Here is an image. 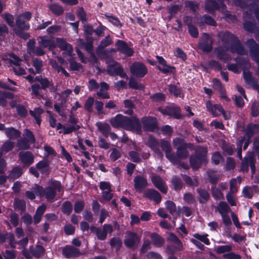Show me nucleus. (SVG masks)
Returning a JSON list of instances; mask_svg holds the SVG:
<instances>
[{"label": "nucleus", "mask_w": 259, "mask_h": 259, "mask_svg": "<svg viewBox=\"0 0 259 259\" xmlns=\"http://www.w3.org/2000/svg\"><path fill=\"white\" fill-rule=\"evenodd\" d=\"M244 29L255 33L259 41V5L254 4L249 8V11L243 14Z\"/></svg>", "instance_id": "obj_1"}, {"label": "nucleus", "mask_w": 259, "mask_h": 259, "mask_svg": "<svg viewBox=\"0 0 259 259\" xmlns=\"http://www.w3.org/2000/svg\"><path fill=\"white\" fill-rule=\"evenodd\" d=\"M110 123L115 128L122 127L138 134L141 132L140 121L137 117L134 116L127 117L122 114H117L110 119Z\"/></svg>", "instance_id": "obj_2"}, {"label": "nucleus", "mask_w": 259, "mask_h": 259, "mask_svg": "<svg viewBox=\"0 0 259 259\" xmlns=\"http://www.w3.org/2000/svg\"><path fill=\"white\" fill-rule=\"evenodd\" d=\"M62 189L61 184L57 181H52L49 186L44 189L42 187L35 185L33 190L36 195L41 197H45L50 202H53L55 199L57 192H60Z\"/></svg>", "instance_id": "obj_3"}, {"label": "nucleus", "mask_w": 259, "mask_h": 259, "mask_svg": "<svg viewBox=\"0 0 259 259\" xmlns=\"http://www.w3.org/2000/svg\"><path fill=\"white\" fill-rule=\"evenodd\" d=\"M218 36L224 44L225 49L222 47H219L215 49V52L217 54V56L220 60L226 62L231 59V57L227 53L229 46L233 44L236 37L228 31L220 32Z\"/></svg>", "instance_id": "obj_4"}, {"label": "nucleus", "mask_w": 259, "mask_h": 259, "mask_svg": "<svg viewBox=\"0 0 259 259\" xmlns=\"http://www.w3.org/2000/svg\"><path fill=\"white\" fill-rule=\"evenodd\" d=\"M207 152L206 148L200 146L197 147L196 155H192L190 158V162L191 166L194 169H197L201 164L206 161V155Z\"/></svg>", "instance_id": "obj_5"}, {"label": "nucleus", "mask_w": 259, "mask_h": 259, "mask_svg": "<svg viewBox=\"0 0 259 259\" xmlns=\"http://www.w3.org/2000/svg\"><path fill=\"white\" fill-rule=\"evenodd\" d=\"M205 9L210 13L215 10H218L224 14L226 18L231 19L232 17L235 18L234 16L231 15L229 12L227 11L226 6L223 2L218 4L214 0H207L205 2Z\"/></svg>", "instance_id": "obj_6"}, {"label": "nucleus", "mask_w": 259, "mask_h": 259, "mask_svg": "<svg viewBox=\"0 0 259 259\" xmlns=\"http://www.w3.org/2000/svg\"><path fill=\"white\" fill-rule=\"evenodd\" d=\"M107 72L111 76L119 75L122 78L128 79L126 73L119 63L114 60H110L107 62Z\"/></svg>", "instance_id": "obj_7"}, {"label": "nucleus", "mask_w": 259, "mask_h": 259, "mask_svg": "<svg viewBox=\"0 0 259 259\" xmlns=\"http://www.w3.org/2000/svg\"><path fill=\"white\" fill-rule=\"evenodd\" d=\"M9 63L16 75H20L25 74V68L22 66L23 61L13 54L10 55Z\"/></svg>", "instance_id": "obj_8"}, {"label": "nucleus", "mask_w": 259, "mask_h": 259, "mask_svg": "<svg viewBox=\"0 0 259 259\" xmlns=\"http://www.w3.org/2000/svg\"><path fill=\"white\" fill-rule=\"evenodd\" d=\"M90 229L91 232L96 234L97 238L100 240H105L107 234H110L113 231V227L109 224H104L103 229L93 226Z\"/></svg>", "instance_id": "obj_9"}, {"label": "nucleus", "mask_w": 259, "mask_h": 259, "mask_svg": "<svg viewBox=\"0 0 259 259\" xmlns=\"http://www.w3.org/2000/svg\"><path fill=\"white\" fill-rule=\"evenodd\" d=\"M31 18V14L29 12L19 15L16 19L17 26L21 29L28 30L30 25L27 22Z\"/></svg>", "instance_id": "obj_10"}, {"label": "nucleus", "mask_w": 259, "mask_h": 259, "mask_svg": "<svg viewBox=\"0 0 259 259\" xmlns=\"http://www.w3.org/2000/svg\"><path fill=\"white\" fill-rule=\"evenodd\" d=\"M212 39L208 34L203 33L199 43V48L204 52H210L212 49Z\"/></svg>", "instance_id": "obj_11"}, {"label": "nucleus", "mask_w": 259, "mask_h": 259, "mask_svg": "<svg viewBox=\"0 0 259 259\" xmlns=\"http://www.w3.org/2000/svg\"><path fill=\"white\" fill-rule=\"evenodd\" d=\"M38 44L44 48H48L54 54V50L56 48V44L53 39L49 38L47 36H39L38 38Z\"/></svg>", "instance_id": "obj_12"}, {"label": "nucleus", "mask_w": 259, "mask_h": 259, "mask_svg": "<svg viewBox=\"0 0 259 259\" xmlns=\"http://www.w3.org/2000/svg\"><path fill=\"white\" fill-rule=\"evenodd\" d=\"M115 46L117 48V50L126 57H131L134 54L133 49L131 48L127 43L123 40H117L115 43Z\"/></svg>", "instance_id": "obj_13"}, {"label": "nucleus", "mask_w": 259, "mask_h": 259, "mask_svg": "<svg viewBox=\"0 0 259 259\" xmlns=\"http://www.w3.org/2000/svg\"><path fill=\"white\" fill-rule=\"evenodd\" d=\"M131 72L137 77H143L147 73L146 67L142 63L136 62L134 63L130 68Z\"/></svg>", "instance_id": "obj_14"}, {"label": "nucleus", "mask_w": 259, "mask_h": 259, "mask_svg": "<svg viewBox=\"0 0 259 259\" xmlns=\"http://www.w3.org/2000/svg\"><path fill=\"white\" fill-rule=\"evenodd\" d=\"M161 147L165 152L166 157L170 162H176L177 161V157H176V154L171 151V147L169 142L162 140L161 142Z\"/></svg>", "instance_id": "obj_15"}, {"label": "nucleus", "mask_w": 259, "mask_h": 259, "mask_svg": "<svg viewBox=\"0 0 259 259\" xmlns=\"http://www.w3.org/2000/svg\"><path fill=\"white\" fill-rule=\"evenodd\" d=\"M145 130L152 132L156 128V119L153 117H144L142 119Z\"/></svg>", "instance_id": "obj_16"}, {"label": "nucleus", "mask_w": 259, "mask_h": 259, "mask_svg": "<svg viewBox=\"0 0 259 259\" xmlns=\"http://www.w3.org/2000/svg\"><path fill=\"white\" fill-rule=\"evenodd\" d=\"M62 253L66 258L77 257L81 254L78 249L69 245H66L63 248Z\"/></svg>", "instance_id": "obj_17"}, {"label": "nucleus", "mask_w": 259, "mask_h": 259, "mask_svg": "<svg viewBox=\"0 0 259 259\" xmlns=\"http://www.w3.org/2000/svg\"><path fill=\"white\" fill-rule=\"evenodd\" d=\"M140 238L137 234L133 232H128L125 238L124 244L128 247H133L137 242H139Z\"/></svg>", "instance_id": "obj_18"}, {"label": "nucleus", "mask_w": 259, "mask_h": 259, "mask_svg": "<svg viewBox=\"0 0 259 259\" xmlns=\"http://www.w3.org/2000/svg\"><path fill=\"white\" fill-rule=\"evenodd\" d=\"M147 145L154 152L155 154L159 158L162 157V153L158 148V143L153 137L149 136L147 142Z\"/></svg>", "instance_id": "obj_19"}, {"label": "nucleus", "mask_w": 259, "mask_h": 259, "mask_svg": "<svg viewBox=\"0 0 259 259\" xmlns=\"http://www.w3.org/2000/svg\"><path fill=\"white\" fill-rule=\"evenodd\" d=\"M206 107L207 110L214 116L220 115V112L223 111V107L221 105H213L210 101L206 102Z\"/></svg>", "instance_id": "obj_20"}, {"label": "nucleus", "mask_w": 259, "mask_h": 259, "mask_svg": "<svg viewBox=\"0 0 259 259\" xmlns=\"http://www.w3.org/2000/svg\"><path fill=\"white\" fill-rule=\"evenodd\" d=\"M134 182L135 189L137 191L140 192L145 188L148 185L147 180L143 177L140 176L136 177L134 180Z\"/></svg>", "instance_id": "obj_21"}, {"label": "nucleus", "mask_w": 259, "mask_h": 259, "mask_svg": "<svg viewBox=\"0 0 259 259\" xmlns=\"http://www.w3.org/2000/svg\"><path fill=\"white\" fill-rule=\"evenodd\" d=\"M152 182L154 185L162 193H166L167 188L162 179L158 176H154L152 178Z\"/></svg>", "instance_id": "obj_22"}, {"label": "nucleus", "mask_w": 259, "mask_h": 259, "mask_svg": "<svg viewBox=\"0 0 259 259\" xmlns=\"http://www.w3.org/2000/svg\"><path fill=\"white\" fill-rule=\"evenodd\" d=\"M56 43L61 50L66 51L68 55L70 56L71 55L73 51L72 47L71 45L66 42L64 39L57 38L56 44Z\"/></svg>", "instance_id": "obj_23"}, {"label": "nucleus", "mask_w": 259, "mask_h": 259, "mask_svg": "<svg viewBox=\"0 0 259 259\" xmlns=\"http://www.w3.org/2000/svg\"><path fill=\"white\" fill-rule=\"evenodd\" d=\"M145 197L154 201L156 203L161 201V197L158 192L154 189H148L144 194Z\"/></svg>", "instance_id": "obj_24"}, {"label": "nucleus", "mask_w": 259, "mask_h": 259, "mask_svg": "<svg viewBox=\"0 0 259 259\" xmlns=\"http://www.w3.org/2000/svg\"><path fill=\"white\" fill-rule=\"evenodd\" d=\"M21 162L26 165H30L33 162L34 157L33 154L29 151H21L19 154Z\"/></svg>", "instance_id": "obj_25"}, {"label": "nucleus", "mask_w": 259, "mask_h": 259, "mask_svg": "<svg viewBox=\"0 0 259 259\" xmlns=\"http://www.w3.org/2000/svg\"><path fill=\"white\" fill-rule=\"evenodd\" d=\"M231 46L232 52H236L240 55H245L247 53L237 38H236L235 40L233 41Z\"/></svg>", "instance_id": "obj_26"}, {"label": "nucleus", "mask_w": 259, "mask_h": 259, "mask_svg": "<svg viewBox=\"0 0 259 259\" xmlns=\"http://www.w3.org/2000/svg\"><path fill=\"white\" fill-rule=\"evenodd\" d=\"M109 89L108 84L105 82H102L100 83V89L97 93L99 97L102 99H109L110 96L107 92Z\"/></svg>", "instance_id": "obj_27"}, {"label": "nucleus", "mask_w": 259, "mask_h": 259, "mask_svg": "<svg viewBox=\"0 0 259 259\" xmlns=\"http://www.w3.org/2000/svg\"><path fill=\"white\" fill-rule=\"evenodd\" d=\"M188 155L189 153L186 146L182 148H177V154H176V156L177 157V161L171 162L174 164H178L180 162L181 159L187 158Z\"/></svg>", "instance_id": "obj_28"}, {"label": "nucleus", "mask_w": 259, "mask_h": 259, "mask_svg": "<svg viewBox=\"0 0 259 259\" xmlns=\"http://www.w3.org/2000/svg\"><path fill=\"white\" fill-rule=\"evenodd\" d=\"M197 192L198 194V200L201 203H206L209 198L208 192L201 188H198Z\"/></svg>", "instance_id": "obj_29"}, {"label": "nucleus", "mask_w": 259, "mask_h": 259, "mask_svg": "<svg viewBox=\"0 0 259 259\" xmlns=\"http://www.w3.org/2000/svg\"><path fill=\"white\" fill-rule=\"evenodd\" d=\"M5 134L8 138L11 139H16L21 136L20 132L13 127L6 128Z\"/></svg>", "instance_id": "obj_30"}, {"label": "nucleus", "mask_w": 259, "mask_h": 259, "mask_svg": "<svg viewBox=\"0 0 259 259\" xmlns=\"http://www.w3.org/2000/svg\"><path fill=\"white\" fill-rule=\"evenodd\" d=\"M242 180L241 177H237L236 178H233L230 181V191L231 193H235L238 191L237 183L240 184Z\"/></svg>", "instance_id": "obj_31"}, {"label": "nucleus", "mask_w": 259, "mask_h": 259, "mask_svg": "<svg viewBox=\"0 0 259 259\" xmlns=\"http://www.w3.org/2000/svg\"><path fill=\"white\" fill-rule=\"evenodd\" d=\"M217 210L221 215H223L228 213L230 211L231 209L226 202L221 201L218 204Z\"/></svg>", "instance_id": "obj_32"}, {"label": "nucleus", "mask_w": 259, "mask_h": 259, "mask_svg": "<svg viewBox=\"0 0 259 259\" xmlns=\"http://www.w3.org/2000/svg\"><path fill=\"white\" fill-rule=\"evenodd\" d=\"M44 111L41 108H34L33 110H30L29 113L35 119L36 122L40 125L41 120L40 115L43 113Z\"/></svg>", "instance_id": "obj_33"}, {"label": "nucleus", "mask_w": 259, "mask_h": 259, "mask_svg": "<svg viewBox=\"0 0 259 259\" xmlns=\"http://www.w3.org/2000/svg\"><path fill=\"white\" fill-rule=\"evenodd\" d=\"M54 108L59 115L63 116L66 108V101L65 100H61L60 102L56 103L54 105Z\"/></svg>", "instance_id": "obj_34"}, {"label": "nucleus", "mask_w": 259, "mask_h": 259, "mask_svg": "<svg viewBox=\"0 0 259 259\" xmlns=\"http://www.w3.org/2000/svg\"><path fill=\"white\" fill-rule=\"evenodd\" d=\"M259 131V125L257 124H249L246 131V136L250 138L254 134Z\"/></svg>", "instance_id": "obj_35"}, {"label": "nucleus", "mask_w": 259, "mask_h": 259, "mask_svg": "<svg viewBox=\"0 0 259 259\" xmlns=\"http://www.w3.org/2000/svg\"><path fill=\"white\" fill-rule=\"evenodd\" d=\"M29 251L31 254L35 257H39L44 252V248L40 245H37L35 247L30 246Z\"/></svg>", "instance_id": "obj_36"}, {"label": "nucleus", "mask_w": 259, "mask_h": 259, "mask_svg": "<svg viewBox=\"0 0 259 259\" xmlns=\"http://www.w3.org/2000/svg\"><path fill=\"white\" fill-rule=\"evenodd\" d=\"M151 238L153 242V244L157 247L161 246L164 243V239L157 234H151Z\"/></svg>", "instance_id": "obj_37"}, {"label": "nucleus", "mask_w": 259, "mask_h": 259, "mask_svg": "<svg viewBox=\"0 0 259 259\" xmlns=\"http://www.w3.org/2000/svg\"><path fill=\"white\" fill-rule=\"evenodd\" d=\"M232 247L231 245H220L215 247V251L218 254L228 252L232 250Z\"/></svg>", "instance_id": "obj_38"}, {"label": "nucleus", "mask_w": 259, "mask_h": 259, "mask_svg": "<svg viewBox=\"0 0 259 259\" xmlns=\"http://www.w3.org/2000/svg\"><path fill=\"white\" fill-rule=\"evenodd\" d=\"M96 126L104 135L107 134L110 130V126L107 123L98 122L96 123Z\"/></svg>", "instance_id": "obj_39"}, {"label": "nucleus", "mask_w": 259, "mask_h": 259, "mask_svg": "<svg viewBox=\"0 0 259 259\" xmlns=\"http://www.w3.org/2000/svg\"><path fill=\"white\" fill-rule=\"evenodd\" d=\"M183 179L185 183L190 186H197L198 185V180L195 177L191 178L185 175L183 176Z\"/></svg>", "instance_id": "obj_40"}, {"label": "nucleus", "mask_w": 259, "mask_h": 259, "mask_svg": "<svg viewBox=\"0 0 259 259\" xmlns=\"http://www.w3.org/2000/svg\"><path fill=\"white\" fill-rule=\"evenodd\" d=\"M169 115L172 116L175 118L180 119L182 117L180 112V108L178 107H170Z\"/></svg>", "instance_id": "obj_41"}, {"label": "nucleus", "mask_w": 259, "mask_h": 259, "mask_svg": "<svg viewBox=\"0 0 259 259\" xmlns=\"http://www.w3.org/2000/svg\"><path fill=\"white\" fill-rule=\"evenodd\" d=\"M49 8L53 13L56 15H60L63 13V9L62 7L58 4H51L50 5Z\"/></svg>", "instance_id": "obj_42"}, {"label": "nucleus", "mask_w": 259, "mask_h": 259, "mask_svg": "<svg viewBox=\"0 0 259 259\" xmlns=\"http://www.w3.org/2000/svg\"><path fill=\"white\" fill-rule=\"evenodd\" d=\"M172 185L176 190H179L183 187V183L181 179L176 176L173 177L171 180Z\"/></svg>", "instance_id": "obj_43"}, {"label": "nucleus", "mask_w": 259, "mask_h": 259, "mask_svg": "<svg viewBox=\"0 0 259 259\" xmlns=\"http://www.w3.org/2000/svg\"><path fill=\"white\" fill-rule=\"evenodd\" d=\"M30 143L25 138L19 139L17 142V146L20 149H28L29 148Z\"/></svg>", "instance_id": "obj_44"}, {"label": "nucleus", "mask_w": 259, "mask_h": 259, "mask_svg": "<svg viewBox=\"0 0 259 259\" xmlns=\"http://www.w3.org/2000/svg\"><path fill=\"white\" fill-rule=\"evenodd\" d=\"M95 103L94 98L93 97H89L87 101L84 105V109L87 110L89 112H92L93 111V105Z\"/></svg>", "instance_id": "obj_45"}, {"label": "nucleus", "mask_w": 259, "mask_h": 259, "mask_svg": "<svg viewBox=\"0 0 259 259\" xmlns=\"http://www.w3.org/2000/svg\"><path fill=\"white\" fill-rule=\"evenodd\" d=\"M165 206L171 214L174 215L176 214V206L174 202L171 201H167L165 202Z\"/></svg>", "instance_id": "obj_46"}, {"label": "nucleus", "mask_w": 259, "mask_h": 259, "mask_svg": "<svg viewBox=\"0 0 259 259\" xmlns=\"http://www.w3.org/2000/svg\"><path fill=\"white\" fill-rule=\"evenodd\" d=\"M168 90L171 94L174 95L175 97H181V91L176 85H169Z\"/></svg>", "instance_id": "obj_47"}, {"label": "nucleus", "mask_w": 259, "mask_h": 259, "mask_svg": "<svg viewBox=\"0 0 259 259\" xmlns=\"http://www.w3.org/2000/svg\"><path fill=\"white\" fill-rule=\"evenodd\" d=\"M62 210L64 213L69 215L72 210L71 203L69 201L65 202L62 205Z\"/></svg>", "instance_id": "obj_48"}, {"label": "nucleus", "mask_w": 259, "mask_h": 259, "mask_svg": "<svg viewBox=\"0 0 259 259\" xmlns=\"http://www.w3.org/2000/svg\"><path fill=\"white\" fill-rule=\"evenodd\" d=\"M24 136L25 138L28 140L30 143L34 144L35 142L34 136L32 133L28 129H25L24 131Z\"/></svg>", "instance_id": "obj_49"}, {"label": "nucleus", "mask_w": 259, "mask_h": 259, "mask_svg": "<svg viewBox=\"0 0 259 259\" xmlns=\"http://www.w3.org/2000/svg\"><path fill=\"white\" fill-rule=\"evenodd\" d=\"M33 65L35 69L36 73H39L42 69V61L39 59H34L33 60Z\"/></svg>", "instance_id": "obj_50"}, {"label": "nucleus", "mask_w": 259, "mask_h": 259, "mask_svg": "<svg viewBox=\"0 0 259 259\" xmlns=\"http://www.w3.org/2000/svg\"><path fill=\"white\" fill-rule=\"evenodd\" d=\"M194 237L198 240L202 241L206 245H209L210 242L209 239L207 238L208 235L206 234H199L198 233H195L193 234Z\"/></svg>", "instance_id": "obj_51"}, {"label": "nucleus", "mask_w": 259, "mask_h": 259, "mask_svg": "<svg viewBox=\"0 0 259 259\" xmlns=\"http://www.w3.org/2000/svg\"><path fill=\"white\" fill-rule=\"evenodd\" d=\"M130 159L134 162H140L141 160L140 154L137 151H132L129 152Z\"/></svg>", "instance_id": "obj_52"}, {"label": "nucleus", "mask_w": 259, "mask_h": 259, "mask_svg": "<svg viewBox=\"0 0 259 259\" xmlns=\"http://www.w3.org/2000/svg\"><path fill=\"white\" fill-rule=\"evenodd\" d=\"M2 17L6 21L8 24L11 27H14L15 26L14 18L13 15L10 14H4L2 15Z\"/></svg>", "instance_id": "obj_53"}, {"label": "nucleus", "mask_w": 259, "mask_h": 259, "mask_svg": "<svg viewBox=\"0 0 259 259\" xmlns=\"http://www.w3.org/2000/svg\"><path fill=\"white\" fill-rule=\"evenodd\" d=\"M243 75L245 82L251 85L255 84V80L249 72L244 71Z\"/></svg>", "instance_id": "obj_54"}, {"label": "nucleus", "mask_w": 259, "mask_h": 259, "mask_svg": "<svg viewBox=\"0 0 259 259\" xmlns=\"http://www.w3.org/2000/svg\"><path fill=\"white\" fill-rule=\"evenodd\" d=\"M14 206L15 208L19 210L23 211L26 207L25 201L20 199H15L14 201Z\"/></svg>", "instance_id": "obj_55"}, {"label": "nucleus", "mask_w": 259, "mask_h": 259, "mask_svg": "<svg viewBox=\"0 0 259 259\" xmlns=\"http://www.w3.org/2000/svg\"><path fill=\"white\" fill-rule=\"evenodd\" d=\"M201 22L208 25L214 26L216 24L215 21L209 15H204L200 18Z\"/></svg>", "instance_id": "obj_56"}, {"label": "nucleus", "mask_w": 259, "mask_h": 259, "mask_svg": "<svg viewBox=\"0 0 259 259\" xmlns=\"http://www.w3.org/2000/svg\"><path fill=\"white\" fill-rule=\"evenodd\" d=\"M22 174L21 169L19 167L14 168L10 174L9 177L12 179H15L18 178Z\"/></svg>", "instance_id": "obj_57"}, {"label": "nucleus", "mask_w": 259, "mask_h": 259, "mask_svg": "<svg viewBox=\"0 0 259 259\" xmlns=\"http://www.w3.org/2000/svg\"><path fill=\"white\" fill-rule=\"evenodd\" d=\"M173 145L177 148H182L186 146V143L185 142L184 140L180 138H176L173 139Z\"/></svg>", "instance_id": "obj_58"}, {"label": "nucleus", "mask_w": 259, "mask_h": 259, "mask_svg": "<svg viewBox=\"0 0 259 259\" xmlns=\"http://www.w3.org/2000/svg\"><path fill=\"white\" fill-rule=\"evenodd\" d=\"M212 195L215 199H221L223 198V194L218 188L215 187L211 188Z\"/></svg>", "instance_id": "obj_59"}, {"label": "nucleus", "mask_w": 259, "mask_h": 259, "mask_svg": "<svg viewBox=\"0 0 259 259\" xmlns=\"http://www.w3.org/2000/svg\"><path fill=\"white\" fill-rule=\"evenodd\" d=\"M124 105L125 108H128L127 110L124 111V113L127 114H132L133 112V103L130 100H125L124 101Z\"/></svg>", "instance_id": "obj_60"}, {"label": "nucleus", "mask_w": 259, "mask_h": 259, "mask_svg": "<svg viewBox=\"0 0 259 259\" xmlns=\"http://www.w3.org/2000/svg\"><path fill=\"white\" fill-rule=\"evenodd\" d=\"M14 146V142L8 140L6 141L2 146V149L5 152H8L11 150Z\"/></svg>", "instance_id": "obj_61"}, {"label": "nucleus", "mask_w": 259, "mask_h": 259, "mask_svg": "<svg viewBox=\"0 0 259 259\" xmlns=\"http://www.w3.org/2000/svg\"><path fill=\"white\" fill-rule=\"evenodd\" d=\"M6 237L7 239L9 240L10 246L13 248H15L18 242L15 239L14 235L12 233H7Z\"/></svg>", "instance_id": "obj_62"}, {"label": "nucleus", "mask_w": 259, "mask_h": 259, "mask_svg": "<svg viewBox=\"0 0 259 259\" xmlns=\"http://www.w3.org/2000/svg\"><path fill=\"white\" fill-rule=\"evenodd\" d=\"M128 84L130 88L135 89L142 90L144 88L142 84L138 83L137 81L134 78L130 79Z\"/></svg>", "instance_id": "obj_63"}, {"label": "nucleus", "mask_w": 259, "mask_h": 259, "mask_svg": "<svg viewBox=\"0 0 259 259\" xmlns=\"http://www.w3.org/2000/svg\"><path fill=\"white\" fill-rule=\"evenodd\" d=\"M69 62L70 64V68L72 70L77 71L81 67V64L77 63L73 58H71L69 60Z\"/></svg>", "instance_id": "obj_64"}]
</instances>
